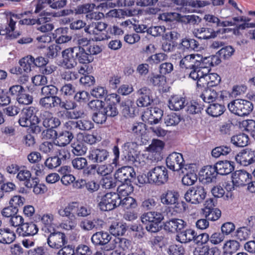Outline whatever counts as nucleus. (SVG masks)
Listing matches in <instances>:
<instances>
[{"label": "nucleus", "mask_w": 255, "mask_h": 255, "mask_svg": "<svg viewBox=\"0 0 255 255\" xmlns=\"http://www.w3.org/2000/svg\"><path fill=\"white\" fill-rule=\"evenodd\" d=\"M58 214L62 217L67 218L62 222L60 226L65 230L69 231L76 227V216L79 217H86L90 215L91 210L86 206L81 205L78 202H71L65 207L59 209Z\"/></svg>", "instance_id": "nucleus-1"}, {"label": "nucleus", "mask_w": 255, "mask_h": 255, "mask_svg": "<svg viewBox=\"0 0 255 255\" xmlns=\"http://www.w3.org/2000/svg\"><path fill=\"white\" fill-rule=\"evenodd\" d=\"M32 12L31 11H26L20 14V18L18 21L19 25H31L35 24H41V25L38 28V29L42 32H46L51 31L54 28V26L52 23H47L50 20V17H47L46 13L42 12L39 15L37 18H31L30 17H25V16L28 17L31 16Z\"/></svg>", "instance_id": "nucleus-2"}, {"label": "nucleus", "mask_w": 255, "mask_h": 255, "mask_svg": "<svg viewBox=\"0 0 255 255\" xmlns=\"http://www.w3.org/2000/svg\"><path fill=\"white\" fill-rule=\"evenodd\" d=\"M142 223L146 225V230L151 233H156L160 230L159 224L163 219L161 213L148 212L141 216Z\"/></svg>", "instance_id": "nucleus-3"}, {"label": "nucleus", "mask_w": 255, "mask_h": 255, "mask_svg": "<svg viewBox=\"0 0 255 255\" xmlns=\"http://www.w3.org/2000/svg\"><path fill=\"white\" fill-rule=\"evenodd\" d=\"M118 200L119 195L115 192L99 193L97 197L98 207L102 211H111L120 206L121 201Z\"/></svg>", "instance_id": "nucleus-4"}, {"label": "nucleus", "mask_w": 255, "mask_h": 255, "mask_svg": "<svg viewBox=\"0 0 255 255\" xmlns=\"http://www.w3.org/2000/svg\"><path fill=\"white\" fill-rule=\"evenodd\" d=\"M228 108L232 113L243 117L250 114L253 110V105L248 100L236 99L228 104Z\"/></svg>", "instance_id": "nucleus-5"}, {"label": "nucleus", "mask_w": 255, "mask_h": 255, "mask_svg": "<svg viewBox=\"0 0 255 255\" xmlns=\"http://www.w3.org/2000/svg\"><path fill=\"white\" fill-rule=\"evenodd\" d=\"M150 183L159 186L165 184L168 180V172L164 166H157L151 169L147 174Z\"/></svg>", "instance_id": "nucleus-6"}, {"label": "nucleus", "mask_w": 255, "mask_h": 255, "mask_svg": "<svg viewBox=\"0 0 255 255\" xmlns=\"http://www.w3.org/2000/svg\"><path fill=\"white\" fill-rule=\"evenodd\" d=\"M108 25L104 22H92L84 28L85 31L94 36L95 41H102L108 39V32L106 28Z\"/></svg>", "instance_id": "nucleus-7"}, {"label": "nucleus", "mask_w": 255, "mask_h": 255, "mask_svg": "<svg viewBox=\"0 0 255 255\" xmlns=\"http://www.w3.org/2000/svg\"><path fill=\"white\" fill-rule=\"evenodd\" d=\"M207 192L202 186L190 187L184 194L185 200L191 204H197L203 201Z\"/></svg>", "instance_id": "nucleus-8"}, {"label": "nucleus", "mask_w": 255, "mask_h": 255, "mask_svg": "<svg viewBox=\"0 0 255 255\" xmlns=\"http://www.w3.org/2000/svg\"><path fill=\"white\" fill-rule=\"evenodd\" d=\"M53 232L50 233L47 239L48 246L52 249L59 250L67 246L68 240L65 234L62 232L56 231L53 229Z\"/></svg>", "instance_id": "nucleus-9"}, {"label": "nucleus", "mask_w": 255, "mask_h": 255, "mask_svg": "<svg viewBox=\"0 0 255 255\" xmlns=\"http://www.w3.org/2000/svg\"><path fill=\"white\" fill-rule=\"evenodd\" d=\"M137 145L136 142L131 141L125 143L122 147L126 151L125 157L126 161L137 167L140 164L137 160L138 154L136 149L137 148Z\"/></svg>", "instance_id": "nucleus-10"}, {"label": "nucleus", "mask_w": 255, "mask_h": 255, "mask_svg": "<svg viewBox=\"0 0 255 255\" xmlns=\"http://www.w3.org/2000/svg\"><path fill=\"white\" fill-rule=\"evenodd\" d=\"M110 156L109 152L102 147H91L87 156L88 159L94 163H101L106 161Z\"/></svg>", "instance_id": "nucleus-11"}, {"label": "nucleus", "mask_w": 255, "mask_h": 255, "mask_svg": "<svg viewBox=\"0 0 255 255\" xmlns=\"http://www.w3.org/2000/svg\"><path fill=\"white\" fill-rule=\"evenodd\" d=\"M166 165L172 171H179L184 165V160L181 153L174 152L170 153L166 159Z\"/></svg>", "instance_id": "nucleus-12"}, {"label": "nucleus", "mask_w": 255, "mask_h": 255, "mask_svg": "<svg viewBox=\"0 0 255 255\" xmlns=\"http://www.w3.org/2000/svg\"><path fill=\"white\" fill-rule=\"evenodd\" d=\"M133 168L130 166H123L118 169L114 174L117 182L120 183L131 182V179L135 177Z\"/></svg>", "instance_id": "nucleus-13"}, {"label": "nucleus", "mask_w": 255, "mask_h": 255, "mask_svg": "<svg viewBox=\"0 0 255 255\" xmlns=\"http://www.w3.org/2000/svg\"><path fill=\"white\" fill-rule=\"evenodd\" d=\"M38 231L39 228L34 221L23 222L16 230L17 234L19 237H22L34 236L38 233Z\"/></svg>", "instance_id": "nucleus-14"}, {"label": "nucleus", "mask_w": 255, "mask_h": 255, "mask_svg": "<svg viewBox=\"0 0 255 255\" xmlns=\"http://www.w3.org/2000/svg\"><path fill=\"white\" fill-rule=\"evenodd\" d=\"M174 3L181 6L182 9H184L185 12H192L194 10L191 8H201L208 5L210 2L205 0H173Z\"/></svg>", "instance_id": "nucleus-15"}, {"label": "nucleus", "mask_w": 255, "mask_h": 255, "mask_svg": "<svg viewBox=\"0 0 255 255\" xmlns=\"http://www.w3.org/2000/svg\"><path fill=\"white\" fill-rule=\"evenodd\" d=\"M220 30L215 29L211 27V25L207 23L203 27L194 29V35L199 39H209L215 38Z\"/></svg>", "instance_id": "nucleus-16"}, {"label": "nucleus", "mask_w": 255, "mask_h": 255, "mask_svg": "<svg viewBox=\"0 0 255 255\" xmlns=\"http://www.w3.org/2000/svg\"><path fill=\"white\" fill-rule=\"evenodd\" d=\"M187 226L186 222L182 219L172 218L166 221L163 224V229L168 233H179Z\"/></svg>", "instance_id": "nucleus-17"}, {"label": "nucleus", "mask_w": 255, "mask_h": 255, "mask_svg": "<svg viewBox=\"0 0 255 255\" xmlns=\"http://www.w3.org/2000/svg\"><path fill=\"white\" fill-rule=\"evenodd\" d=\"M251 179V174L244 170H237L232 175L233 184L237 187L247 185Z\"/></svg>", "instance_id": "nucleus-18"}, {"label": "nucleus", "mask_w": 255, "mask_h": 255, "mask_svg": "<svg viewBox=\"0 0 255 255\" xmlns=\"http://www.w3.org/2000/svg\"><path fill=\"white\" fill-rule=\"evenodd\" d=\"M237 162L243 166H248L255 162V151L251 149H244L237 154Z\"/></svg>", "instance_id": "nucleus-19"}, {"label": "nucleus", "mask_w": 255, "mask_h": 255, "mask_svg": "<svg viewBox=\"0 0 255 255\" xmlns=\"http://www.w3.org/2000/svg\"><path fill=\"white\" fill-rule=\"evenodd\" d=\"M218 174L215 165H207L204 166L200 171V178L202 182L209 183L215 181Z\"/></svg>", "instance_id": "nucleus-20"}, {"label": "nucleus", "mask_w": 255, "mask_h": 255, "mask_svg": "<svg viewBox=\"0 0 255 255\" xmlns=\"http://www.w3.org/2000/svg\"><path fill=\"white\" fill-rule=\"evenodd\" d=\"M200 55L191 54L185 56L180 61V67L185 73L195 67L200 66Z\"/></svg>", "instance_id": "nucleus-21"}, {"label": "nucleus", "mask_w": 255, "mask_h": 255, "mask_svg": "<svg viewBox=\"0 0 255 255\" xmlns=\"http://www.w3.org/2000/svg\"><path fill=\"white\" fill-rule=\"evenodd\" d=\"M138 98L136 100V105L138 107H147L150 104L152 101L151 97V91L150 89L146 87H143L137 90L136 92Z\"/></svg>", "instance_id": "nucleus-22"}, {"label": "nucleus", "mask_w": 255, "mask_h": 255, "mask_svg": "<svg viewBox=\"0 0 255 255\" xmlns=\"http://www.w3.org/2000/svg\"><path fill=\"white\" fill-rule=\"evenodd\" d=\"M76 51H77V48L75 47L66 49L62 52V64L66 68L71 69L76 65V57H75Z\"/></svg>", "instance_id": "nucleus-23"}, {"label": "nucleus", "mask_w": 255, "mask_h": 255, "mask_svg": "<svg viewBox=\"0 0 255 255\" xmlns=\"http://www.w3.org/2000/svg\"><path fill=\"white\" fill-rule=\"evenodd\" d=\"M40 119L42 121L43 126L46 128H56L61 122L59 119L53 116L52 113L49 111H43L40 114Z\"/></svg>", "instance_id": "nucleus-24"}, {"label": "nucleus", "mask_w": 255, "mask_h": 255, "mask_svg": "<svg viewBox=\"0 0 255 255\" xmlns=\"http://www.w3.org/2000/svg\"><path fill=\"white\" fill-rule=\"evenodd\" d=\"M148 81L154 86L157 87L159 90L163 92H167L168 88L167 86L166 77L161 74H151L148 77Z\"/></svg>", "instance_id": "nucleus-25"}, {"label": "nucleus", "mask_w": 255, "mask_h": 255, "mask_svg": "<svg viewBox=\"0 0 255 255\" xmlns=\"http://www.w3.org/2000/svg\"><path fill=\"white\" fill-rule=\"evenodd\" d=\"M220 93H221L220 94L214 89L208 88L203 90L202 92H200L199 93H200V97L202 100L204 102L209 104L218 99L219 94L220 99L223 100V91H220Z\"/></svg>", "instance_id": "nucleus-26"}, {"label": "nucleus", "mask_w": 255, "mask_h": 255, "mask_svg": "<svg viewBox=\"0 0 255 255\" xmlns=\"http://www.w3.org/2000/svg\"><path fill=\"white\" fill-rule=\"evenodd\" d=\"M17 179L24 185L28 188H31L33 183H32V180L35 178L31 177V172L27 170L25 166H21V169L16 175Z\"/></svg>", "instance_id": "nucleus-27"}, {"label": "nucleus", "mask_w": 255, "mask_h": 255, "mask_svg": "<svg viewBox=\"0 0 255 255\" xmlns=\"http://www.w3.org/2000/svg\"><path fill=\"white\" fill-rule=\"evenodd\" d=\"M109 231L116 238L122 236L127 231L126 224L119 221V220L115 219L111 222Z\"/></svg>", "instance_id": "nucleus-28"}, {"label": "nucleus", "mask_w": 255, "mask_h": 255, "mask_svg": "<svg viewBox=\"0 0 255 255\" xmlns=\"http://www.w3.org/2000/svg\"><path fill=\"white\" fill-rule=\"evenodd\" d=\"M186 103L185 97L181 95H175L170 98L168 101V107L171 110L178 111L185 107Z\"/></svg>", "instance_id": "nucleus-29"}, {"label": "nucleus", "mask_w": 255, "mask_h": 255, "mask_svg": "<svg viewBox=\"0 0 255 255\" xmlns=\"http://www.w3.org/2000/svg\"><path fill=\"white\" fill-rule=\"evenodd\" d=\"M218 174L227 175L234 171L235 163L228 160H221L217 162L215 165Z\"/></svg>", "instance_id": "nucleus-30"}, {"label": "nucleus", "mask_w": 255, "mask_h": 255, "mask_svg": "<svg viewBox=\"0 0 255 255\" xmlns=\"http://www.w3.org/2000/svg\"><path fill=\"white\" fill-rule=\"evenodd\" d=\"M61 103V98L59 97L44 96L39 100L40 105L46 110L57 107Z\"/></svg>", "instance_id": "nucleus-31"}, {"label": "nucleus", "mask_w": 255, "mask_h": 255, "mask_svg": "<svg viewBox=\"0 0 255 255\" xmlns=\"http://www.w3.org/2000/svg\"><path fill=\"white\" fill-rule=\"evenodd\" d=\"M196 232L192 229H186L179 231L176 236V240L181 243H188L194 241Z\"/></svg>", "instance_id": "nucleus-32"}, {"label": "nucleus", "mask_w": 255, "mask_h": 255, "mask_svg": "<svg viewBox=\"0 0 255 255\" xmlns=\"http://www.w3.org/2000/svg\"><path fill=\"white\" fill-rule=\"evenodd\" d=\"M111 236L106 232L101 231L94 234L91 241L95 246H102L111 241Z\"/></svg>", "instance_id": "nucleus-33"}, {"label": "nucleus", "mask_w": 255, "mask_h": 255, "mask_svg": "<svg viewBox=\"0 0 255 255\" xmlns=\"http://www.w3.org/2000/svg\"><path fill=\"white\" fill-rule=\"evenodd\" d=\"M18 15L17 14H12L9 19L8 20L7 26H0V27L1 28V31L3 33L4 35H8L11 38H16L17 35H19L18 33L14 34V30L15 27L16 21L13 18H17Z\"/></svg>", "instance_id": "nucleus-34"}, {"label": "nucleus", "mask_w": 255, "mask_h": 255, "mask_svg": "<svg viewBox=\"0 0 255 255\" xmlns=\"http://www.w3.org/2000/svg\"><path fill=\"white\" fill-rule=\"evenodd\" d=\"M54 216L52 213H45L43 214H36L34 217V221L37 223L41 222L44 228L47 229L51 228L53 224Z\"/></svg>", "instance_id": "nucleus-35"}, {"label": "nucleus", "mask_w": 255, "mask_h": 255, "mask_svg": "<svg viewBox=\"0 0 255 255\" xmlns=\"http://www.w3.org/2000/svg\"><path fill=\"white\" fill-rule=\"evenodd\" d=\"M179 194L178 192L173 190H168L160 196L161 202L164 205H172L179 199Z\"/></svg>", "instance_id": "nucleus-36"}, {"label": "nucleus", "mask_w": 255, "mask_h": 255, "mask_svg": "<svg viewBox=\"0 0 255 255\" xmlns=\"http://www.w3.org/2000/svg\"><path fill=\"white\" fill-rule=\"evenodd\" d=\"M194 255H220L221 251L217 247L210 248L208 245L196 248Z\"/></svg>", "instance_id": "nucleus-37"}, {"label": "nucleus", "mask_w": 255, "mask_h": 255, "mask_svg": "<svg viewBox=\"0 0 255 255\" xmlns=\"http://www.w3.org/2000/svg\"><path fill=\"white\" fill-rule=\"evenodd\" d=\"M74 137L73 133L67 130H63L57 133V143L59 146H65L68 144Z\"/></svg>", "instance_id": "nucleus-38"}, {"label": "nucleus", "mask_w": 255, "mask_h": 255, "mask_svg": "<svg viewBox=\"0 0 255 255\" xmlns=\"http://www.w3.org/2000/svg\"><path fill=\"white\" fill-rule=\"evenodd\" d=\"M240 248V244L235 240L227 241L223 246L224 254L225 255H233Z\"/></svg>", "instance_id": "nucleus-39"}, {"label": "nucleus", "mask_w": 255, "mask_h": 255, "mask_svg": "<svg viewBox=\"0 0 255 255\" xmlns=\"http://www.w3.org/2000/svg\"><path fill=\"white\" fill-rule=\"evenodd\" d=\"M76 59L80 64H87L92 62L94 58L89 52L87 53L84 48H77L75 51Z\"/></svg>", "instance_id": "nucleus-40"}, {"label": "nucleus", "mask_w": 255, "mask_h": 255, "mask_svg": "<svg viewBox=\"0 0 255 255\" xmlns=\"http://www.w3.org/2000/svg\"><path fill=\"white\" fill-rule=\"evenodd\" d=\"M231 142L237 147H243L246 146L249 143V137L244 133H240L233 135L231 137Z\"/></svg>", "instance_id": "nucleus-41"}, {"label": "nucleus", "mask_w": 255, "mask_h": 255, "mask_svg": "<svg viewBox=\"0 0 255 255\" xmlns=\"http://www.w3.org/2000/svg\"><path fill=\"white\" fill-rule=\"evenodd\" d=\"M15 234L9 229H0V243L2 244H10L15 239Z\"/></svg>", "instance_id": "nucleus-42"}, {"label": "nucleus", "mask_w": 255, "mask_h": 255, "mask_svg": "<svg viewBox=\"0 0 255 255\" xmlns=\"http://www.w3.org/2000/svg\"><path fill=\"white\" fill-rule=\"evenodd\" d=\"M226 110L225 107L218 103L210 104L206 110L208 114L213 117H217L222 115Z\"/></svg>", "instance_id": "nucleus-43"}, {"label": "nucleus", "mask_w": 255, "mask_h": 255, "mask_svg": "<svg viewBox=\"0 0 255 255\" xmlns=\"http://www.w3.org/2000/svg\"><path fill=\"white\" fill-rule=\"evenodd\" d=\"M133 191V187L131 182L121 183L118 185L117 194L119 195V199L122 198L123 197L128 196Z\"/></svg>", "instance_id": "nucleus-44"}, {"label": "nucleus", "mask_w": 255, "mask_h": 255, "mask_svg": "<svg viewBox=\"0 0 255 255\" xmlns=\"http://www.w3.org/2000/svg\"><path fill=\"white\" fill-rule=\"evenodd\" d=\"M130 129L136 139L141 140L142 136L144 134L146 130V125L141 122L134 123Z\"/></svg>", "instance_id": "nucleus-45"}, {"label": "nucleus", "mask_w": 255, "mask_h": 255, "mask_svg": "<svg viewBox=\"0 0 255 255\" xmlns=\"http://www.w3.org/2000/svg\"><path fill=\"white\" fill-rule=\"evenodd\" d=\"M203 215L208 220L215 221L219 219L221 215V211L218 208L210 209L204 208L202 209Z\"/></svg>", "instance_id": "nucleus-46"}, {"label": "nucleus", "mask_w": 255, "mask_h": 255, "mask_svg": "<svg viewBox=\"0 0 255 255\" xmlns=\"http://www.w3.org/2000/svg\"><path fill=\"white\" fill-rule=\"evenodd\" d=\"M38 109L34 107H29L26 108H24L21 113L25 116L32 123L35 122L36 123L39 122V118L36 116Z\"/></svg>", "instance_id": "nucleus-47"}, {"label": "nucleus", "mask_w": 255, "mask_h": 255, "mask_svg": "<svg viewBox=\"0 0 255 255\" xmlns=\"http://www.w3.org/2000/svg\"><path fill=\"white\" fill-rule=\"evenodd\" d=\"M59 172L62 175L61 178L62 183L65 185H68L73 183L75 180V177L72 174L69 173V171L68 166L61 167Z\"/></svg>", "instance_id": "nucleus-48"}, {"label": "nucleus", "mask_w": 255, "mask_h": 255, "mask_svg": "<svg viewBox=\"0 0 255 255\" xmlns=\"http://www.w3.org/2000/svg\"><path fill=\"white\" fill-rule=\"evenodd\" d=\"M71 147L72 148V152L77 156L84 155L88 149L87 146L82 141L79 140H77L72 143Z\"/></svg>", "instance_id": "nucleus-49"}, {"label": "nucleus", "mask_w": 255, "mask_h": 255, "mask_svg": "<svg viewBox=\"0 0 255 255\" xmlns=\"http://www.w3.org/2000/svg\"><path fill=\"white\" fill-rule=\"evenodd\" d=\"M181 45L184 50H198L199 43L194 39L185 38L182 39Z\"/></svg>", "instance_id": "nucleus-50"}, {"label": "nucleus", "mask_w": 255, "mask_h": 255, "mask_svg": "<svg viewBox=\"0 0 255 255\" xmlns=\"http://www.w3.org/2000/svg\"><path fill=\"white\" fill-rule=\"evenodd\" d=\"M34 57L32 56H27L21 59L19 63L23 72L28 73L31 70V67L34 66Z\"/></svg>", "instance_id": "nucleus-51"}, {"label": "nucleus", "mask_w": 255, "mask_h": 255, "mask_svg": "<svg viewBox=\"0 0 255 255\" xmlns=\"http://www.w3.org/2000/svg\"><path fill=\"white\" fill-rule=\"evenodd\" d=\"M118 201H120V205L126 209H134L137 206L136 200L130 196L124 197L123 199L119 198Z\"/></svg>", "instance_id": "nucleus-52"}, {"label": "nucleus", "mask_w": 255, "mask_h": 255, "mask_svg": "<svg viewBox=\"0 0 255 255\" xmlns=\"http://www.w3.org/2000/svg\"><path fill=\"white\" fill-rule=\"evenodd\" d=\"M158 204L154 198H147L142 201L140 207L143 211H149L156 209Z\"/></svg>", "instance_id": "nucleus-53"}, {"label": "nucleus", "mask_w": 255, "mask_h": 255, "mask_svg": "<svg viewBox=\"0 0 255 255\" xmlns=\"http://www.w3.org/2000/svg\"><path fill=\"white\" fill-rule=\"evenodd\" d=\"M207 73L203 72V75L200 76L197 80V92L199 93L203 90L210 88L209 86Z\"/></svg>", "instance_id": "nucleus-54"}, {"label": "nucleus", "mask_w": 255, "mask_h": 255, "mask_svg": "<svg viewBox=\"0 0 255 255\" xmlns=\"http://www.w3.org/2000/svg\"><path fill=\"white\" fill-rule=\"evenodd\" d=\"M179 13L177 12H164L159 14L158 18L166 22L176 23V19L179 17Z\"/></svg>", "instance_id": "nucleus-55"}, {"label": "nucleus", "mask_w": 255, "mask_h": 255, "mask_svg": "<svg viewBox=\"0 0 255 255\" xmlns=\"http://www.w3.org/2000/svg\"><path fill=\"white\" fill-rule=\"evenodd\" d=\"M134 108L128 102H122V114L126 118H132L134 116Z\"/></svg>", "instance_id": "nucleus-56"}, {"label": "nucleus", "mask_w": 255, "mask_h": 255, "mask_svg": "<svg viewBox=\"0 0 255 255\" xmlns=\"http://www.w3.org/2000/svg\"><path fill=\"white\" fill-rule=\"evenodd\" d=\"M180 121V116L175 113L169 114L164 118V123L167 126H176L179 124Z\"/></svg>", "instance_id": "nucleus-57"}, {"label": "nucleus", "mask_w": 255, "mask_h": 255, "mask_svg": "<svg viewBox=\"0 0 255 255\" xmlns=\"http://www.w3.org/2000/svg\"><path fill=\"white\" fill-rule=\"evenodd\" d=\"M168 56L163 53H159L153 54L149 56L146 61L151 65L157 64L161 61L166 60Z\"/></svg>", "instance_id": "nucleus-58"}, {"label": "nucleus", "mask_w": 255, "mask_h": 255, "mask_svg": "<svg viewBox=\"0 0 255 255\" xmlns=\"http://www.w3.org/2000/svg\"><path fill=\"white\" fill-rule=\"evenodd\" d=\"M187 106L186 111L189 114H196L201 113L203 110L202 106L199 105L196 102H190V103H186Z\"/></svg>", "instance_id": "nucleus-59"}, {"label": "nucleus", "mask_w": 255, "mask_h": 255, "mask_svg": "<svg viewBox=\"0 0 255 255\" xmlns=\"http://www.w3.org/2000/svg\"><path fill=\"white\" fill-rule=\"evenodd\" d=\"M113 242H115L116 248L121 249L124 251L129 249L130 246V241L125 238L117 237Z\"/></svg>", "instance_id": "nucleus-60"}, {"label": "nucleus", "mask_w": 255, "mask_h": 255, "mask_svg": "<svg viewBox=\"0 0 255 255\" xmlns=\"http://www.w3.org/2000/svg\"><path fill=\"white\" fill-rule=\"evenodd\" d=\"M58 88L53 85L44 86L41 88V94L44 96L57 97Z\"/></svg>", "instance_id": "nucleus-61"}, {"label": "nucleus", "mask_w": 255, "mask_h": 255, "mask_svg": "<svg viewBox=\"0 0 255 255\" xmlns=\"http://www.w3.org/2000/svg\"><path fill=\"white\" fill-rule=\"evenodd\" d=\"M235 49L232 46H226L222 48L217 53L223 59H229L234 53Z\"/></svg>", "instance_id": "nucleus-62"}, {"label": "nucleus", "mask_w": 255, "mask_h": 255, "mask_svg": "<svg viewBox=\"0 0 255 255\" xmlns=\"http://www.w3.org/2000/svg\"><path fill=\"white\" fill-rule=\"evenodd\" d=\"M250 235V231L245 227L238 228L236 232V238L240 241L247 240Z\"/></svg>", "instance_id": "nucleus-63"}, {"label": "nucleus", "mask_w": 255, "mask_h": 255, "mask_svg": "<svg viewBox=\"0 0 255 255\" xmlns=\"http://www.w3.org/2000/svg\"><path fill=\"white\" fill-rule=\"evenodd\" d=\"M62 164V162L56 155L50 157L46 159L44 162V164L46 167L48 169H53L58 166Z\"/></svg>", "instance_id": "nucleus-64"}]
</instances>
